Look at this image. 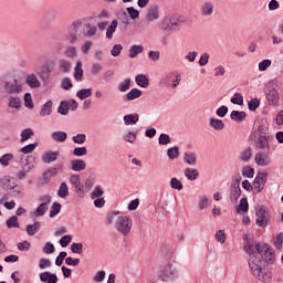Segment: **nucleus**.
Segmentation results:
<instances>
[{
  "label": "nucleus",
  "instance_id": "a878e982",
  "mask_svg": "<svg viewBox=\"0 0 283 283\" xmlns=\"http://www.w3.org/2000/svg\"><path fill=\"white\" fill-rule=\"evenodd\" d=\"M209 125L216 132H222V129H224V122L222 119L210 118Z\"/></svg>",
  "mask_w": 283,
  "mask_h": 283
},
{
  "label": "nucleus",
  "instance_id": "9d476101",
  "mask_svg": "<svg viewBox=\"0 0 283 283\" xmlns=\"http://www.w3.org/2000/svg\"><path fill=\"white\" fill-rule=\"evenodd\" d=\"M266 178H269L268 172H259L256 174L253 186V193L258 196V193H262L264 191V187H266Z\"/></svg>",
  "mask_w": 283,
  "mask_h": 283
},
{
  "label": "nucleus",
  "instance_id": "cd10ccee",
  "mask_svg": "<svg viewBox=\"0 0 283 283\" xmlns=\"http://www.w3.org/2000/svg\"><path fill=\"white\" fill-rule=\"evenodd\" d=\"M52 140L55 143H65L67 140V133L65 132H53L51 135Z\"/></svg>",
  "mask_w": 283,
  "mask_h": 283
},
{
  "label": "nucleus",
  "instance_id": "5701e85b",
  "mask_svg": "<svg viewBox=\"0 0 283 283\" xmlns=\"http://www.w3.org/2000/svg\"><path fill=\"white\" fill-rule=\"evenodd\" d=\"M145 51V48L143 45H132L129 51H128V56L129 59H136V56H138V54H143V52Z\"/></svg>",
  "mask_w": 283,
  "mask_h": 283
},
{
  "label": "nucleus",
  "instance_id": "774afa93",
  "mask_svg": "<svg viewBox=\"0 0 283 283\" xmlns=\"http://www.w3.org/2000/svg\"><path fill=\"white\" fill-rule=\"evenodd\" d=\"M158 143L159 145H169V143H171V137L167 134H160Z\"/></svg>",
  "mask_w": 283,
  "mask_h": 283
},
{
  "label": "nucleus",
  "instance_id": "5fc2aeb1",
  "mask_svg": "<svg viewBox=\"0 0 283 283\" xmlns=\"http://www.w3.org/2000/svg\"><path fill=\"white\" fill-rule=\"evenodd\" d=\"M184 160H185V163H187V165H196V163H197L196 154L186 153L185 156H184Z\"/></svg>",
  "mask_w": 283,
  "mask_h": 283
},
{
  "label": "nucleus",
  "instance_id": "680f3d73",
  "mask_svg": "<svg viewBox=\"0 0 283 283\" xmlns=\"http://www.w3.org/2000/svg\"><path fill=\"white\" fill-rule=\"evenodd\" d=\"M130 83L132 80L129 77L125 78L122 83L118 84V90L120 92H127V90H129Z\"/></svg>",
  "mask_w": 283,
  "mask_h": 283
},
{
  "label": "nucleus",
  "instance_id": "13d9d810",
  "mask_svg": "<svg viewBox=\"0 0 283 283\" xmlns=\"http://www.w3.org/2000/svg\"><path fill=\"white\" fill-rule=\"evenodd\" d=\"M64 54L67 56V59H74L77 54L76 46H67L64 51Z\"/></svg>",
  "mask_w": 283,
  "mask_h": 283
},
{
  "label": "nucleus",
  "instance_id": "79ce46f5",
  "mask_svg": "<svg viewBox=\"0 0 283 283\" xmlns=\"http://www.w3.org/2000/svg\"><path fill=\"white\" fill-rule=\"evenodd\" d=\"M76 96L80 101H85V98L92 96V88H82L76 93Z\"/></svg>",
  "mask_w": 283,
  "mask_h": 283
},
{
  "label": "nucleus",
  "instance_id": "f257e3e1",
  "mask_svg": "<svg viewBox=\"0 0 283 283\" xmlns=\"http://www.w3.org/2000/svg\"><path fill=\"white\" fill-rule=\"evenodd\" d=\"M245 253L249 255L248 266L251 275L259 282L270 283L271 271L262 268V259L268 264L275 262V251L266 243H255L253 239H248L243 243Z\"/></svg>",
  "mask_w": 283,
  "mask_h": 283
},
{
  "label": "nucleus",
  "instance_id": "f3484780",
  "mask_svg": "<svg viewBox=\"0 0 283 283\" xmlns=\"http://www.w3.org/2000/svg\"><path fill=\"white\" fill-rule=\"evenodd\" d=\"M25 83L29 87H31V90H36L41 87V82L39 81V77L34 73L27 75Z\"/></svg>",
  "mask_w": 283,
  "mask_h": 283
},
{
  "label": "nucleus",
  "instance_id": "b1692460",
  "mask_svg": "<svg viewBox=\"0 0 283 283\" xmlns=\"http://www.w3.org/2000/svg\"><path fill=\"white\" fill-rule=\"evenodd\" d=\"M239 158L242 163H249V160H251V158H253V148H251V146H249L248 148L242 150Z\"/></svg>",
  "mask_w": 283,
  "mask_h": 283
},
{
  "label": "nucleus",
  "instance_id": "6e6552de",
  "mask_svg": "<svg viewBox=\"0 0 283 283\" xmlns=\"http://www.w3.org/2000/svg\"><path fill=\"white\" fill-rule=\"evenodd\" d=\"M255 224H258L261 228L269 227V222H271V214L269 213V210H266V207L259 206L255 208Z\"/></svg>",
  "mask_w": 283,
  "mask_h": 283
},
{
  "label": "nucleus",
  "instance_id": "393cba45",
  "mask_svg": "<svg viewBox=\"0 0 283 283\" xmlns=\"http://www.w3.org/2000/svg\"><path fill=\"white\" fill-rule=\"evenodd\" d=\"M135 82L137 83V85L139 87H144V88L149 87V77H147V75H145V74L136 75Z\"/></svg>",
  "mask_w": 283,
  "mask_h": 283
},
{
  "label": "nucleus",
  "instance_id": "a18cd8bd",
  "mask_svg": "<svg viewBox=\"0 0 283 283\" xmlns=\"http://www.w3.org/2000/svg\"><path fill=\"white\" fill-rule=\"evenodd\" d=\"M167 156H168L169 160H176V158H178V156H180V151L178 149V146H175L172 148H168Z\"/></svg>",
  "mask_w": 283,
  "mask_h": 283
},
{
  "label": "nucleus",
  "instance_id": "4d7b16f0",
  "mask_svg": "<svg viewBox=\"0 0 283 283\" xmlns=\"http://www.w3.org/2000/svg\"><path fill=\"white\" fill-rule=\"evenodd\" d=\"M24 106L28 107V109H34V103L32 102V94L30 93L24 94Z\"/></svg>",
  "mask_w": 283,
  "mask_h": 283
},
{
  "label": "nucleus",
  "instance_id": "603ef678",
  "mask_svg": "<svg viewBox=\"0 0 283 283\" xmlns=\"http://www.w3.org/2000/svg\"><path fill=\"white\" fill-rule=\"evenodd\" d=\"M72 140H73V143H75V145H83L85 143V140H87V135L77 134L72 137Z\"/></svg>",
  "mask_w": 283,
  "mask_h": 283
},
{
  "label": "nucleus",
  "instance_id": "4c0bfd02",
  "mask_svg": "<svg viewBox=\"0 0 283 283\" xmlns=\"http://www.w3.org/2000/svg\"><path fill=\"white\" fill-rule=\"evenodd\" d=\"M8 229H19V217L12 216L6 221Z\"/></svg>",
  "mask_w": 283,
  "mask_h": 283
},
{
  "label": "nucleus",
  "instance_id": "c9c22d12",
  "mask_svg": "<svg viewBox=\"0 0 283 283\" xmlns=\"http://www.w3.org/2000/svg\"><path fill=\"white\" fill-rule=\"evenodd\" d=\"M48 211V203L42 202L40 207L35 209V211L32 212V216L35 218H41V216H45V212Z\"/></svg>",
  "mask_w": 283,
  "mask_h": 283
},
{
  "label": "nucleus",
  "instance_id": "7ed1b4c3",
  "mask_svg": "<svg viewBox=\"0 0 283 283\" xmlns=\"http://www.w3.org/2000/svg\"><path fill=\"white\" fill-rule=\"evenodd\" d=\"M176 263V261H174V259H170L168 261H165L158 270V279L161 282H174V280H176V277H178V269L176 268V265H174Z\"/></svg>",
  "mask_w": 283,
  "mask_h": 283
},
{
  "label": "nucleus",
  "instance_id": "338daca9",
  "mask_svg": "<svg viewBox=\"0 0 283 283\" xmlns=\"http://www.w3.org/2000/svg\"><path fill=\"white\" fill-rule=\"evenodd\" d=\"M103 193H105V192L103 191V189H101V186H96L91 193V198L93 200H95V198H101V196H103Z\"/></svg>",
  "mask_w": 283,
  "mask_h": 283
},
{
  "label": "nucleus",
  "instance_id": "f8f14e48",
  "mask_svg": "<svg viewBox=\"0 0 283 283\" xmlns=\"http://www.w3.org/2000/svg\"><path fill=\"white\" fill-rule=\"evenodd\" d=\"M254 163L259 167H269L271 165V150H259L254 156Z\"/></svg>",
  "mask_w": 283,
  "mask_h": 283
},
{
  "label": "nucleus",
  "instance_id": "6ab92c4d",
  "mask_svg": "<svg viewBox=\"0 0 283 283\" xmlns=\"http://www.w3.org/2000/svg\"><path fill=\"white\" fill-rule=\"evenodd\" d=\"M40 281L44 283H56L59 282V276L55 273L42 272L40 274Z\"/></svg>",
  "mask_w": 283,
  "mask_h": 283
},
{
  "label": "nucleus",
  "instance_id": "f03ea898",
  "mask_svg": "<svg viewBox=\"0 0 283 283\" xmlns=\"http://www.w3.org/2000/svg\"><path fill=\"white\" fill-rule=\"evenodd\" d=\"M23 92V83L17 77L0 81V96H18Z\"/></svg>",
  "mask_w": 283,
  "mask_h": 283
},
{
  "label": "nucleus",
  "instance_id": "7c9ffc66",
  "mask_svg": "<svg viewBox=\"0 0 283 283\" xmlns=\"http://www.w3.org/2000/svg\"><path fill=\"white\" fill-rule=\"evenodd\" d=\"M59 198H67L70 196V187L66 182H62L57 190Z\"/></svg>",
  "mask_w": 283,
  "mask_h": 283
},
{
  "label": "nucleus",
  "instance_id": "9b49d317",
  "mask_svg": "<svg viewBox=\"0 0 283 283\" xmlns=\"http://www.w3.org/2000/svg\"><path fill=\"white\" fill-rule=\"evenodd\" d=\"M250 136H270L269 122L266 119H258L253 125Z\"/></svg>",
  "mask_w": 283,
  "mask_h": 283
},
{
  "label": "nucleus",
  "instance_id": "c756f323",
  "mask_svg": "<svg viewBox=\"0 0 283 283\" xmlns=\"http://www.w3.org/2000/svg\"><path fill=\"white\" fill-rule=\"evenodd\" d=\"M185 176L188 180H197L198 179V176H199V172H198V169L196 168H186L185 169Z\"/></svg>",
  "mask_w": 283,
  "mask_h": 283
},
{
  "label": "nucleus",
  "instance_id": "c03bdc74",
  "mask_svg": "<svg viewBox=\"0 0 283 283\" xmlns=\"http://www.w3.org/2000/svg\"><path fill=\"white\" fill-rule=\"evenodd\" d=\"M14 159V155L9 153V154H4L0 157V165H2V167H8L10 165V160Z\"/></svg>",
  "mask_w": 283,
  "mask_h": 283
},
{
  "label": "nucleus",
  "instance_id": "c85d7f7f",
  "mask_svg": "<svg viewBox=\"0 0 283 283\" xmlns=\"http://www.w3.org/2000/svg\"><path fill=\"white\" fill-rule=\"evenodd\" d=\"M117 28H118V21L113 20L106 29V39H113L114 38V32H116Z\"/></svg>",
  "mask_w": 283,
  "mask_h": 283
},
{
  "label": "nucleus",
  "instance_id": "39448f33",
  "mask_svg": "<svg viewBox=\"0 0 283 283\" xmlns=\"http://www.w3.org/2000/svg\"><path fill=\"white\" fill-rule=\"evenodd\" d=\"M250 140L253 143L254 149H256V151H271V143L273 140V136H250Z\"/></svg>",
  "mask_w": 283,
  "mask_h": 283
},
{
  "label": "nucleus",
  "instance_id": "49530a36",
  "mask_svg": "<svg viewBox=\"0 0 283 283\" xmlns=\"http://www.w3.org/2000/svg\"><path fill=\"white\" fill-rule=\"evenodd\" d=\"M170 187L171 189H176L177 191H182L184 189L182 182L176 177H172L170 179Z\"/></svg>",
  "mask_w": 283,
  "mask_h": 283
},
{
  "label": "nucleus",
  "instance_id": "423d86ee",
  "mask_svg": "<svg viewBox=\"0 0 283 283\" xmlns=\"http://www.w3.org/2000/svg\"><path fill=\"white\" fill-rule=\"evenodd\" d=\"M133 222L132 219L127 216H120L115 222V229L120 235H129L132 233Z\"/></svg>",
  "mask_w": 283,
  "mask_h": 283
},
{
  "label": "nucleus",
  "instance_id": "0eeeda50",
  "mask_svg": "<svg viewBox=\"0 0 283 283\" xmlns=\"http://www.w3.org/2000/svg\"><path fill=\"white\" fill-rule=\"evenodd\" d=\"M2 189L7 191L11 198H23V188L17 181L8 179L2 184Z\"/></svg>",
  "mask_w": 283,
  "mask_h": 283
},
{
  "label": "nucleus",
  "instance_id": "09e8293b",
  "mask_svg": "<svg viewBox=\"0 0 283 283\" xmlns=\"http://www.w3.org/2000/svg\"><path fill=\"white\" fill-rule=\"evenodd\" d=\"M211 205V201H209V198L207 196H202L199 199L198 207L200 211H203V209H207Z\"/></svg>",
  "mask_w": 283,
  "mask_h": 283
},
{
  "label": "nucleus",
  "instance_id": "37998d69",
  "mask_svg": "<svg viewBox=\"0 0 283 283\" xmlns=\"http://www.w3.org/2000/svg\"><path fill=\"white\" fill-rule=\"evenodd\" d=\"M57 113L62 116H67L70 114V105L65 101H62L57 107Z\"/></svg>",
  "mask_w": 283,
  "mask_h": 283
},
{
  "label": "nucleus",
  "instance_id": "bb28decb",
  "mask_svg": "<svg viewBox=\"0 0 283 283\" xmlns=\"http://www.w3.org/2000/svg\"><path fill=\"white\" fill-rule=\"evenodd\" d=\"M230 118L235 123H242L247 118V113L243 111H232L230 114Z\"/></svg>",
  "mask_w": 283,
  "mask_h": 283
},
{
  "label": "nucleus",
  "instance_id": "aec40b11",
  "mask_svg": "<svg viewBox=\"0 0 283 283\" xmlns=\"http://www.w3.org/2000/svg\"><path fill=\"white\" fill-rule=\"evenodd\" d=\"M86 167H87V165L85 164V160L73 159L71 161L72 171H85Z\"/></svg>",
  "mask_w": 283,
  "mask_h": 283
},
{
  "label": "nucleus",
  "instance_id": "412c9836",
  "mask_svg": "<svg viewBox=\"0 0 283 283\" xmlns=\"http://www.w3.org/2000/svg\"><path fill=\"white\" fill-rule=\"evenodd\" d=\"M57 65L59 70H61V72H63L64 74H70V72L72 71V63L65 59L59 60Z\"/></svg>",
  "mask_w": 283,
  "mask_h": 283
},
{
  "label": "nucleus",
  "instance_id": "4be33fe9",
  "mask_svg": "<svg viewBox=\"0 0 283 283\" xmlns=\"http://www.w3.org/2000/svg\"><path fill=\"white\" fill-rule=\"evenodd\" d=\"M237 213H248L249 212V199L243 197L240 200V203L235 208Z\"/></svg>",
  "mask_w": 283,
  "mask_h": 283
},
{
  "label": "nucleus",
  "instance_id": "de8ad7c7",
  "mask_svg": "<svg viewBox=\"0 0 283 283\" xmlns=\"http://www.w3.org/2000/svg\"><path fill=\"white\" fill-rule=\"evenodd\" d=\"M9 107L13 109H21V98L20 97H10Z\"/></svg>",
  "mask_w": 283,
  "mask_h": 283
},
{
  "label": "nucleus",
  "instance_id": "2f4dec72",
  "mask_svg": "<svg viewBox=\"0 0 283 283\" xmlns=\"http://www.w3.org/2000/svg\"><path fill=\"white\" fill-rule=\"evenodd\" d=\"M41 229V222L35 221L33 224H27L28 235H36V232Z\"/></svg>",
  "mask_w": 283,
  "mask_h": 283
},
{
  "label": "nucleus",
  "instance_id": "58836bf2",
  "mask_svg": "<svg viewBox=\"0 0 283 283\" xmlns=\"http://www.w3.org/2000/svg\"><path fill=\"white\" fill-rule=\"evenodd\" d=\"M138 120H139L138 114H129L124 116L125 125H136Z\"/></svg>",
  "mask_w": 283,
  "mask_h": 283
},
{
  "label": "nucleus",
  "instance_id": "ddd939ff",
  "mask_svg": "<svg viewBox=\"0 0 283 283\" xmlns=\"http://www.w3.org/2000/svg\"><path fill=\"white\" fill-rule=\"evenodd\" d=\"M178 25L179 22L176 18H166L163 21V30H165V32H168V34H171V32H174V30H176Z\"/></svg>",
  "mask_w": 283,
  "mask_h": 283
},
{
  "label": "nucleus",
  "instance_id": "e433bc0d",
  "mask_svg": "<svg viewBox=\"0 0 283 283\" xmlns=\"http://www.w3.org/2000/svg\"><path fill=\"white\" fill-rule=\"evenodd\" d=\"M74 78H75V81L83 80V62H81V61H78L75 65Z\"/></svg>",
  "mask_w": 283,
  "mask_h": 283
},
{
  "label": "nucleus",
  "instance_id": "6e6d98bb",
  "mask_svg": "<svg viewBox=\"0 0 283 283\" xmlns=\"http://www.w3.org/2000/svg\"><path fill=\"white\" fill-rule=\"evenodd\" d=\"M214 238L220 244H224V242H227V233H224V230L217 231Z\"/></svg>",
  "mask_w": 283,
  "mask_h": 283
},
{
  "label": "nucleus",
  "instance_id": "dca6fc26",
  "mask_svg": "<svg viewBox=\"0 0 283 283\" xmlns=\"http://www.w3.org/2000/svg\"><path fill=\"white\" fill-rule=\"evenodd\" d=\"M242 196V188L240 186H231L230 185V201L232 205H238V200Z\"/></svg>",
  "mask_w": 283,
  "mask_h": 283
},
{
  "label": "nucleus",
  "instance_id": "3c124183",
  "mask_svg": "<svg viewBox=\"0 0 283 283\" xmlns=\"http://www.w3.org/2000/svg\"><path fill=\"white\" fill-rule=\"evenodd\" d=\"M61 213V203L59 202H53L52 209L50 211V218H56Z\"/></svg>",
  "mask_w": 283,
  "mask_h": 283
},
{
  "label": "nucleus",
  "instance_id": "0e129e2a",
  "mask_svg": "<svg viewBox=\"0 0 283 283\" xmlns=\"http://www.w3.org/2000/svg\"><path fill=\"white\" fill-rule=\"evenodd\" d=\"M73 156H87V148L86 147H76L73 149Z\"/></svg>",
  "mask_w": 283,
  "mask_h": 283
},
{
  "label": "nucleus",
  "instance_id": "473e14b6",
  "mask_svg": "<svg viewBox=\"0 0 283 283\" xmlns=\"http://www.w3.org/2000/svg\"><path fill=\"white\" fill-rule=\"evenodd\" d=\"M143 96V91L138 88H133L126 94L127 101H136V98H140Z\"/></svg>",
  "mask_w": 283,
  "mask_h": 283
},
{
  "label": "nucleus",
  "instance_id": "8fccbe9b",
  "mask_svg": "<svg viewBox=\"0 0 283 283\" xmlns=\"http://www.w3.org/2000/svg\"><path fill=\"white\" fill-rule=\"evenodd\" d=\"M36 147H39V143H33V144H29L27 146H23L20 151L22 154H32V151H34V149H36Z\"/></svg>",
  "mask_w": 283,
  "mask_h": 283
},
{
  "label": "nucleus",
  "instance_id": "72a5a7b5",
  "mask_svg": "<svg viewBox=\"0 0 283 283\" xmlns=\"http://www.w3.org/2000/svg\"><path fill=\"white\" fill-rule=\"evenodd\" d=\"M138 136V130L135 132H128L126 134L123 135V139L126 143H130V145H134L136 143V138Z\"/></svg>",
  "mask_w": 283,
  "mask_h": 283
},
{
  "label": "nucleus",
  "instance_id": "bf43d9fd",
  "mask_svg": "<svg viewBox=\"0 0 283 283\" xmlns=\"http://www.w3.org/2000/svg\"><path fill=\"white\" fill-rule=\"evenodd\" d=\"M101 72H103V65H101V63L92 64L91 74H93V76H98Z\"/></svg>",
  "mask_w": 283,
  "mask_h": 283
},
{
  "label": "nucleus",
  "instance_id": "e2e57ef3",
  "mask_svg": "<svg viewBox=\"0 0 283 283\" xmlns=\"http://www.w3.org/2000/svg\"><path fill=\"white\" fill-rule=\"evenodd\" d=\"M248 106L250 112H255V109H258V107H260V99L258 98H253L250 102H248Z\"/></svg>",
  "mask_w": 283,
  "mask_h": 283
},
{
  "label": "nucleus",
  "instance_id": "ea45409f",
  "mask_svg": "<svg viewBox=\"0 0 283 283\" xmlns=\"http://www.w3.org/2000/svg\"><path fill=\"white\" fill-rule=\"evenodd\" d=\"M21 143H25V140H30V138H32V136H34V130H32V128H25L21 132Z\"/></svg>",
  "mask_w": 283,
  "mask_h": 283
},
{
  "label": "nucleus",
  "instance_id": "1a4fd4ad",
  "mask_svg": "<svg viewBox=\"0 0 283 283\" xmlns=\"http://www.w3.org/2000/svg\"><path fill=\"white\" fill-rule=\"evenodd\" d=\"M273 85H275V82H269V84L266 85L265 98L269 105L275 106L277 105V103H280V93H277V90H275Z\"/></svg>",
  "mask_w": 283,
  "mask_h": 283
},
{
  "label": "nucleus",
  "instance_id": "f704fd0d",
  "mask_svg": "<svg viewBox=\"0 0 283 283\" xmlns=\"http://www.w3.org/2000/svg\"><path fill=\"white\" fill-rule=\"evenodd\" d=\"M83 30H87L86 32L83 33L84 36H87V38H92L96 34V25L94 24H91V23H86L83 28Z\"/></svg>",
  "mask_w": 283,
  "mask_h": 283
},
{
  "label": "nucleus",
  "instance_id": "a19ab883",
  "mask_svg": "<svg viewBox=\"0 0 283 283\" xmlns=\"http://www.w3.org/2000/svg\"><path fill=\"white\" fill-rule=\"evenodd\" d=\"M52 114V101H49L44 104L43 108L40 111V116H50Z\"/></svg>",
  "mask_w": 283,
  "mask_h": 283
},
{
  "label": "nucleus",
  "instance_id": "2eb2a0df",
  "mask_svg": "<svg viewBox=\"0 0 283 283\" xmlns=\"http://www.w3.org/2000/svg\"><path fill=\"white\" fill-rule=\"evenodd\" d=\"M146 19L147 21H158V19H160V7H158V4L150 6Z\"/></svg>",
  "mask_w": 283,
  "mask_h": 283
},
{
  "label": "nucleus",
  "instance_id": "052dcab7",
  "mask_svg": "<svg viewBox=\"0 0 283 283\" xmlns=\"http://www.w3.org/2000/svg\"><path fill=\"white\" fill-rule=\"evenodd\" d=\"M242 176H244V178H253V176H255V169H253L249 166H245L242 169Z\"/></svg>",
  "mask_w": 283,
  "mask_h": 283
},
{
  "label": "nucleus",
  "instance_id": "4468645a",
  "mask_svg": "<svg viewBox=\"0 0 283 283\" xmlns=\"http://www.w3.org/2000/svg\"><path fill=\"white\" fill-rule=\"evenodd\" d=\"M216 10V6L212 1H206L200 6V14L201 17H213V11Z\"/></svg>",
  "mask_w": 283,
  "mask_h": 283
},
{
  "label": "nucleus",
  "instance_id": "864d4df0",
  "mask_svg": "<svg viewBox=\"0 0 283 283\" xmlns=\"http://www.w3.org/2000/svg\"><path fill=\"white\" fill-rule=\"evenodd\" d=\"M230 102L233 105H244V97L240 93H235L233 97H231Z\"/></svg>",
  "mask_w": 283,
  "mask_h": 283
},
{
  "label": "nucleus",
  "instance_id": "a211bd4d",
  "mask_svg": "<svg viewBox=\"0 0 283 283\" xmlns=\"http://www.w3.org/2000/svg\"><path fill=\"white\" fill-rule=\"evenodd\" d=\"M56 160H59V151L49 150L42 155V161L46 165H50V163H56Z\"/></svg>",
  "mask_w": 283,
  "mask_h": 283
},
{
  "label": "nucleus",
  "instance_id": "69168bd1",
  "mask_svg": "<svg viewBox=\"0 0 283 283\" xmlns=\"http://www.w3.org/2000/svg\"><path fill=\"white\" fill-rule=\"evenodd\" d=\"M71 251L81 255L83 253V243H72Z\"/></svg>",
  "mask_w": 283,
  "mask_h": 283
},
{
  "label": "nucleus",
  "instance_id": "20e7f679",
  "mask_svg": "<svg viewBox=\"0 0 283 283\" xmlns=\"http://www.w3.org/2000/svg\"><path fill=\"white\" fill-rule=\"evenodd\" d=\"M82 34H83V22L81 20H75L69 25L66 30L65 41L70 45H74V43H76L78 39H81Z\"/></svg>",
  "mask_w": 283,
  "mask_h": 283
}]
</instances>
